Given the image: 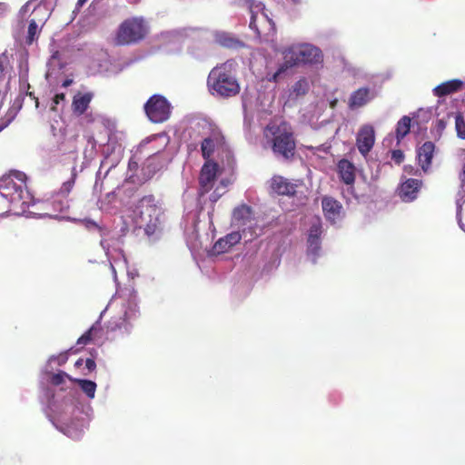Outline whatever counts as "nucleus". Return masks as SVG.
<instances>
[{
  "label": "nucleus",
  "instance_id": "nucleus-1",
  "mask_svg": "<svg viewBox=\"0 0 465 465\" xmlns=\"http://www.w3.org/2000/svg\"><path fill=\"white\" fill-rule=\"evenodd\" d=\"M236 66L235 60L229 59L211 70L207 77V87L213 95L230 98L240 93V84L235 76Z\"/></svg>",
  "mask_w": 465,
  "mask_h": 465
},
{
  "label": "nucleus",
  "instance_id": "nucleus-2",
  "mask_svg": "<svg viewBox=\"0 0 465 465\" xmlns=\"http://www.w3.org/2000/svg\"><path fill=\"white\" fill-rule=\"evenodd\" d=\"M161 215L162 210L154 196L146 195L136 205L134 222L137 227L144 230L146 235L152 236L162 231Z\"/></svg>",
  "mask_w": 465,
  "mask_h": 465
},
{
  "label": "nucleus",
  "instance_id": "nucleus-3",
  "mask_svg": "<svg viewBox=\"0 0 465 465\" xmlns=\"http://www.w3.org/2000/svg\"><path fill=\"white\" fill-rule=\"evenodd\" d=\"M149 33L150 26L143 17H128L118 25L114 44L116 46L134 45L144 41Z\"/></svg>",
  "mask_w": 465,
  "mask_h": 465
},
{
  "label": "nucleus",
  "instance_id": "nucleus-4",
  "mask_svg": "<svg viewBox=\"0 0 465 465\" xmlns=\"http://www.w3.org/2000/svg\"><path fill=\"white\" fill-rule=\"evenodd\" d=\"M25 180V174L18 171L4 175L0 178V196L7 199L15 207H25L29 200Z\"/></svg>",
  "mask_w": 465,
  "mask_h": 465
},
{
  "label": "nucleus",
  "instance_id": "nucleus-5",
  "mask_svg": "<svg viewBox=\"0 0 465 465\" xmlns=\"http://www.w3.org/2000/svg\"><path fill=\"white\" fill-rule=\"evenodd\" d=\"M283 54L284 60L292 66L299 64H318L322 60V51L312 45L290 47Z\"/></svg>",
  "mask_w": 465,
  "mask_h": 465
},
{
  "label": "nucleus",
  "instance_id": "nucleus-6",
  "mask_svg": "<svg viewBox=\"0 0 465 465\" xmlns=\"http://www.w3.org/2000/svg\"><path fill=\"white\" fill-rule=\"evenodd\" d=\"M171 104L160 94H153L144 104V112L152 123L161 124L167 121L171 115Z\"/></svg>",
  "mask_w": 465,
  "mask_h": 465
},
{
  "label": "nucleus",
  "instance_id": "nucleus-7",
  "mask_svg": "<svg viewBox=\"0 0 465 465\" xmlns=\"http://www.w3.org/2000/svg\"><path fill=\"white\" fill-rule=\"evenodd\" d=\"M295 149L296 143L292 133L282 131L274 134L272 151L275 154L281 155L286 160H291L295 154Z\"/></svg>",
  "mask_w": 465,
  "mask_h": 465
},
{
  "label": "nucleus",
  "instance_id": "nucleus-8",
  "mask_svg": "<svg viewBox=\"0 0 465 465\" xmlns=\"http://www.w3.org/2000/svg\"><path fill=\"white\" fill-rule=\"evenodd\" d=\"M219 165L213 161H206L203 165L199 176V194L209 193L216 181Z\"/></svg>",
  "mask_w": 465,
  "mask_h": 465
},
{
  "label": "nucleus",
  "instance_id": "nucleus-9",
  "mask_svg": "<svg viewBox=\"0 0 465 465\" xmlns=\"http://www.w3.org/2000/svg\"><path fill=\"white\" fill-rule=\"evenodd\" d=\"M140 317L141 312L138 305L134 302H129L124 317L121 319V322L119 324H115L114 326L112 322H110L108 328L111 331H115L117 328H124L125 331L129 332L131 328L138 323Z\"/></svg>",
  "mask_w": 465,
  "mask_h": 465
},
{
  "label": "nucleus",
  "instance_id": "nucleus-10",
  "mask_svg": "<svg viewBox=\"0 0 465 465\" xmlns=\"http://www.w3.org/2000/svg\"><path fill=\"white\" fill-rule=\"evenodd\" d=\"M375 143V132L371 125L365 124L361 127L356 137V145L359 152L366 156Z\"/></svg>",
  "mask_w": 465,
  "mask_h": 465
},
{
  "label": "nucleus",
  "instance_id": "nucleus-11",
  "mask_svg": "<svg viewBox=\"0 0 465 465\" xmlns=\"http://www.w3.org/2000/svg\"><path fill=\"white\" fill-rule=\"evenodd\" d=\"M421 186V180L409 178L401 183L398 189V194L400 198L405 203L413 202L415 199H417Z\"/></svg>",
  "mask_w": 465,
  "mask_h": 465
},
{
  "label": "nucleus",
  "instance_id": "nucleus-12",
  "mask_svg": "<svg viewBox=\"0 0 465 465\" xmlns=\"http://www.w3.org/2000/svg\"><path fill=\"white\" fill-rule=\"evenodd\" d=\"M224 144V137L220 132H213L212 134L204 138L201 143L202 155L204 160L210 161L211 156L215 149L223 147Z\"/></svg>",
  "mask_w": 465,
  "mask_h": 465
},
{
  "label": "nucleus",
  "instance_id": "nucleus-13",
  "mask_svg": "<svg viewBox=\"0 0 465 465\" xmlns=\"http://www.w3.org/2000/svg\"><path fill=\"white\" fill-rule=\"evenodd\" d=\"M322 207L325 218L331 223L336 222L342 210L341 203L331 196H324L322 199Z\"/></svg>",
  "mask_w": 465,
  "mask_h": 465
},
{
  "label": "nucleus",
  "instance_id": "nucleus-14",
  "mask_svg": "<svg viewBox=\"0 0 465 465\" xmlns=\"http://www.w3.org/2000/svg\"><path fill=\"white\" fill-rule=\"evenodd\" d=\"M272 190L279 195L294 196L297 184L291 183L288 179L276 175L271 181Z\"/></svg>",
  "mask_w": 465,
  "mask_h": 465
},
{
  "label": "nucleus",
  "instance_id": "nucleus-15",
  "mask_svg": "<svg viewBox=\"0 0 465 465\" xmlns=\"http://www.w3.org/2000/svg\"><path fill=\"white\" fill-rule=\"evenodd\" d=\"M337 173L342 183L353 185L356 178V167L347 159H341L337 163Z\"/></svg>",
  "mask_w": 465,
  "mask_h": 465
},
{
  "label": "nucleus",
  "instance_id": "nucleus-16",
  "mask_svg": "<svg viewBox=\"0 0 465 465\" xmlns=\"http://www.w3.org/2000/svg\"><path fill=\"white\" fill-rule=\"evenodd\" d=\"M435 144L430 142H425L417 150V158L420 166L424 172H427L431 164V160L434 155Z\"/></svg>",
  "mask_w": 465,
  "mask_h": 465
},
{
  "label": "nucleus",
  "instance_id": "nucleus-17",
  "mask_svg": "<svg viewBox=\"0 0 465 465\" xmlns=\"http://www.w3.org/2000/svg\"><path fill=\"white\" fill-rule=\"evenodd\" d=\"M93 97L94 94L91 92H78L75 94L72 101V111L74 114L77 116L84 114L87 111Z\"/></svg>",
  "mask_w": 465,
  "mask_h": 465
},
{
  "label": "nucleus",
  "instance_id": "nucleus-18",
  "mask_svg": "<svg viewBox=\"0 0 465 465\" xmlns=\"http://www.w3.org/2000/svg\"><path fill=\"white\" fill-rule=\"evenodd\" d=\"M463 82L460 79H452L441 83L433 89V94L437 97H444L461 90Z\"/></svg>",
  "mask_w": 465,
  "mask_h": 465
},
{
  "label": "nucleus",
  "instance_id": "nucleus-19",
  "mask_svg": "<svg viewBox=\"0 0 465 465\" xmlns=\"http://www.w3.org/2000/svg\"><path fill=\"white\" fill-rule=\"evenodd\" d=\"M242 235L239 232H232L220 238L213 245V251L217 253H224L232 246L240 242Z\"/></svg>",
  "mask_w": 465,
  "mask_h": 465
},
{
  "label": "nucleus",
  "instance_id": "nucleus-20",
  "mask_svg": "<svg viewBox=\"0 0 465 465\" xmlns=\"http://www.w3.org/2000/svg\"><path fill=\"white\" fill-rule=\"evenodd\" d=\"M322 223L320 221L312 223L309 230L308 249L313 254H317L321 249Z\"/></svg>",
  "mask_w": 465,
  "mask_h": 465
},
{
  "label": "nucleus",
  "instance_id": "nucleus-21",
  "mask_svg": "<svg viewBox=\"0 0 465 465\" xmlns=\"http://www.w3.org/2000/svg\"><path fill=\"white\" fill-rule=\"evenodd\" d=\"M370 100L369 88H359L354 91L349 99V107L351 109L359 108L365 105Z\"/></svg>",
  "mask_w": 465,
  "mask_h": 465
},
{
  "label": "nucleus",
  "instance_id": "nucleus-22",
  "mask_svg": "<svg viewBox=\"0 0 465 465\" xmlns=\"http://www.w3.org/2000/svg\"><path fill=\"white\" fill-rule=\"evenodd\" d=\"M252 209L246 204L240 205L233 210L232 219L237 225H245L251 220Z\"/></svg>",
  "mask_w": 465,
  "mask_h": 465
},
{
  "label": "nucleus",
  "instance_id": "nucleus-23",
  "mask_svg": "<svg viewBox=\"0 0 465 465\" xmlns=\"http://www.w3.org/2000/svg\"><path fill=\"white\" fill-rule=\"evenodd\" d=\"M411 119L404 115L401 117L396 125V139L398 143H400L409 133L411 130Z\"/></svg>",
  "mask_w": 465,
  "mask_h": 465
},
{
  "label": "nucleus",
  "instance_id": "nucleus-24",
  "mask_svg": "<svg viewBox=\"0 0 465 465\" xmlns=\"http://www.w3.org/2000/svg\"><path fill=\"white\" fill-rule=\"evenodd\" d=\"M77 383L79 388L89 397L94 398L96 390V384L92 380H71Z\"/></svg>",
  "mask_w": 465,
  "mask_h": 465
},
{
  "label": "nucleus",
  "instance_id": "nucleus-25",
  "mask_svg": "<svg viewBox=\"0 0 465 465\" xmlns=\"http://www.w3.org/2000/svg\"><path fill=\"white\" fill-rule=\"evenodd\" d=\"M74 366L78 369L83 368V370H86V371H83L84 375L91 374L96 368L95 361L91 358H87L86 360L78 359Z\"/></svg>",
  "mask_w": 465,
  "mask_h": 465
},
{
  "label": "nucleus",
  "instance_id": "nucleus-26",
  "mask_svg": "<svg viewBox=\"0 0 465 465\" xmlns=\"http://www.w3.org/2000/svg\"><path fill=\"white\" fill-rule=\"evenodd\" d=\"M290 67H292V65H289V64L286 62V60H284V63L280 65V67L277 69L276 72L271 74V73H268L267 75H266V79L269 81V82H274V83H277L282 75L283 74H285V72L287 71L288 68Z\"/></svg>",
  "mask_w": 465,
  "mask_h": 465
},
{
  "label": "nucleus",
  "instance_id": "nucleus-27",
  "mask_svg": "<svg viewBox=\"0 0 465 465\" xmlns=\"http://www.w3.org/2000/svg\"><path fill=\"white\" fill-rule=\"evenodd\" d=\"M99 330L94 326H92L87 331H85L81 337L78 338L76 344L81 346L88 344L94 340V335Z\"/></svg>",
  "mask_w": 465,
  "mask_h": 465
},
{
  "label": "nucleus",
  "instance_id": "nucleus-28",
  "mask_svg": "<svg viewBox=\"0 0 465 465\" xmlns=\"http://www.w3.org/2000/svg\"><path fill=\"white\" fill-rule=\"evenodd\" d=\"M455 129L457 135L460 139H465V120L460 113L455 115Z\"/></svg>",
  "mask_w": 465,
  "mask_h": 465
},
{
  "label": "nucleus",
  "instance_id": "nucleus-29",
  "mask_svg": "<svg viewBox=\"0 0 465 465\" xmlns=\"http://www.w3.org/2000/svg\"><path fill=\"white\" fill-rule=\"evenodd\" d=\"M293 93H295L296 95H302L305 94L308 92L309 84L306 79L302 78L297 81L293 87Z\"/></svg>",
  "mask_w": 465,
  "mask_h": 465
},
{
  "label": "nucleus",
  "instance_id": "nucleus-30",
  "mask_svg": "<svg viewBox=\"0 0 465 465\" xmlns=\"http://www.w3.org/2000/svg\"><path fill=\"white\" fill-rule=\"evenodd\" d=\"M37 30H38V25H37L36 22L34 19H32L29 22V25H28L27 37H26L27 44H29V45L32 44L34 42V40L36 38Z\"/></svg>",
  "mask_w": 465,
  "mask_h": 465
},
{
  "label": "nucleus",
  "instance_id": "nucleus-31",
  "mask_svg": "<svg viewBox=\"0 0 465 465\" xmlns=\"http://www.w3.org/2000/svg\"><path fill=\"white\" fill-rule=\"evenodd\" d=\"M15 117V113L14 110H10L5 117L3 119V123L0 124V132L4 130Z\"/></svg>",
  "mask_w": 465,
  "mask_h": 465
},
{
  "label": "nucleus",
  "instance_id": "nucleus-32",
  "mask_svg": "<svg viewBox=\"0 0 465 465\" xmlns=\"http://www.w3.org/2000/svg\"><path fill=\"white\" fill-rule=\"evenodd\" d=\"M391 159L397 163L401 164L404 160V153L401 150H393L391 152Z\"/></svg>",
  "mask_w": 465,
  "mask_h": 465
},
{
  "label": "nucleus",
  "instance_id": "nucleus-33",
  "mask_svg": "<svg viewBox=\"0 0 465 465\" xmlns=\"http://www.w3.org/2000/svg\"><path fill=\"white\" fill-rule=\"evenodd\" d=\"M66 360L65 356H59V357H52L47 363L46 369L53 368V365L58 364L60 365L62 362H64Z\"/></svg>",
  "mask_w": 465,
  "mask_h": 465
},
{
  "label": "nucleus",
  "instance_id": "nucleus-34",
  "mask_svg": "<svg viewBox=\"0 0 465 465\" xmlns=\"http://www.w3.org/2000/svg\"><path fill=\"white\" fill-rule=\"evenodd\" d=\"M65 94L64 93L56 94L54 97L53 98V105L51 109L53 111H56V105L60 104V102L64 101Z\"/></svg>",
  "mask_w": 465,
  "mask_h": 465
},
{
  "label": "nucleus",
  "instance_id": "nucleus-35",
  "mask_svg": "<svg viewBox=\"0 0 465 465\" xmlns=\"http://www.w3.org/2000/svg\"><path fill=\"white\" fill-rule=\"evenodd\" d=\"M224 193L225 191L221 190L220 186H217L213 193L210 195V200L213 203H216Z\"/></svg>",
  "mask_w": 465,
  "mask_h": 465
},
{
  "label": "nucleus",
  "instance_id": "nucleus-36",
  "mask_svg": "<svg viewBox=\"0 0 465 465\" xmlns=\"http://www.w3.org/2000/svg\"><path fill=\"white\" fill-rule=\"evenodd\" d=\"M7 62L5 53L0 54V80L4 77L5 64Z\"/></svg>",
  "mask_w": 465,
  "mask_h": 465
},
{
  "label": "nucleus",
  "instance_id": "nucleus-37",
  "mask_svg": "<svg viewBox=\"0 0 465 465\" xmlns=\"http://www.w3.org/2000/svg\"><path fill=\"white\" fill-rule=\"evenodd\" d=\"M48 378H55V379H58V378H72L70 375H68L66 372L63 371H60L58 370L57 371L55 372H51L50 373V376Z\"/></svg>",
  "mask_w": 465,
  "mask_h": 465
},
{
  "label": "nucleus",
  "instance_id": "nucleus-38",
  "mask_svg": "<svg viewBox=\"0 0 465 465\" xmlns=\"http://www.w3.org/2000/svg\"><path fill=\"white\" fill-rule=\"evenodd\" d=\"M460 183H461V187L465 191V164L463 165L462 173L460 175Z\"/></svg>",
  "mask_w": 465,
  "mask_h": 465
},
{
  "label": "nucleus",
  "instance_id": "nucleus-39",
  "mask_svg": "<svg viewBox=\"0 0 465 465\" xmlns=\"http://www.w3.org/2000/svg\"><path fill=\"white\" fill-rule=\"evenodd\" d=\"M228 183L229 182L227 180H222L218 186H220L221 190L225 191V188L227 187Z\"/></svg>",
  "mask_w": 465,
  "mask_h": 465
},
{
  "label": "nucleus",
  "instance_id": "nucleus-40",
  "mask_svg": "<svg viewBox=\"0 0 465 465\" xmlns=\"http://www.w3.org/2000/svg\"><path fill=\"white\" fill-rule=\"evenodd\" d=\"M250 27H251L252 29H255V31L260 35V32H259L258 28H257V27H256V25H255V21H254V19H253V18H252V21L250 22Z\"/></svg>",
  "mask_w": 465,
  "mask_h": 465
},
{
  "label": "nucleus",
  "instance_id": "nucleus-41",
  "mask_svg": "<svg viewBox=\"0 0 465 465\" xmlns=\"http://www.w3.org/2000/svg\"><path fill=\"white\" fill-rule=\"evenodd\" d=\"M51 381H52L53 385L59 386V385H61L63 383V381L64 380L57 379V380H51Z\"/></svg>",
  "mask_w": 465,
  "mask_h": 465
},
{
  "label": "nucleus",
  "instance_id": "nucleus-42",
  "mask_svg": "<svg viewBox=\"0 0 465 465\" xmlns=\"http://www.w3.org/2000/svg\"><path fill=\"white\" fill-rule=\"evenodd\" d=\"M87 223L89 224L88 226H93L100 229L99 225L95 222L88 221Z\"/></svg>",
  "mask_w": 465,
  "mask_h": 465
},
{
  "label": "nucleus",
  "instance_id": "nucleus-43",
  "mask_svg": "<svg viewBox=\"0 0 465 465\" xmlns=\"http://www.w3.org/2000/svg\"><path fill=\"white\" fill-rule=\"evenodd\" d=\"M445 125H446V123L444 122V120H442V119H441V120H439V126H440V128H444V127H445Z\"/></svg>",
  "mask_w": 465,
  "mask_h": 465
},
{
  "label": "nucleus",
  "instance_id": "nucleus-44",
  "mask_svg": "<svg viewBox=\"0 0 465 465\" xmlns=\"http://www.w3.org/2000/svg\"><path fill=\"white\" fill-rule=\"evenodd\" d=\"M405 171L408 172L410 174L412 173L413 167L411 166H405Z\"/></svg>",
  "mask_w": 465,
  "mask_h": 465
},
{
  "label": "nucleus",
  "instance_id": "nucleus-45",
  "mask_svg": "<svg viewBox=\"0 0 465 465\" xmlns=\"http://www.w3.org/2000/svg\"><path fill=\"white\" fill-rule=\"evenodd\" d=\"M72 83L71 80H65L63 84L64 86H68Z\"/></svg>",
  "mask_w": 465,
  "mask_h": 465
},
{
  "label": "nucleus",
  "instance_id": "nucleus-46",
  "mask_svg": "<svg viewBox=\"0 0 465 465\" xmlns=\"http://www.w3.org/2000/svg\"><path fill=\"white\" fill-rule=\"evenodd\" d=\"M29 96H30V97H33L34 99H35V101H36V105H37V104H38L37 98H36V97H35V96L33 95V94H32V93H29Z\"/></svg>",
  "mask_w": 465,
  "mask_h": 465
},
{
  "label": "nucleus",
  "instance_id": "nucleus-47",
  "mask_svg": "<svg viewBox=\"0 0 465 465\" xmlns=\"http://www.w3.org/2000/svg\"><path fill=\"white\" fill-rule=\"evenodd\" d=\"M87 0H78V4L79 5H83L86 2Z\"/></svg>",
  "mask_w": 465,
  "mask_h": 465
},
{
  "label": "nucleus",
  "instance_id": "nucleus-48",
  "mask_svg": "<svg viewBox=\"0 0 465 465\" xmlns=\"http://www.w3.org/2000/svg\"><path fill=\"white\" fill-rule=\"evenodd\" d=\"M293 4H298L300 3V0H291Z\"/></svg>",
  "mask_w": 465,
  "mask_h": 465
}]
</instances>
